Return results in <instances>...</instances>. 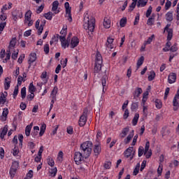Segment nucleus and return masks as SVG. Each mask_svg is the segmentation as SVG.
Masks as SVG:
<instances>
[{"label": "nucleus", "mask_w": 179, "mask_h": 179, "mask_svg": "<svg viewBox=\"0 0 179 179\" xmlns=\"http://www.w3.org/2000/svg\"><path fill=\"white\" fill-rule=\"evenodd\" d=\"M143 153H145V148L143 146H140L138 148V157H142Z\"/></svg>", "instance_id": "obj_41"}, {"label": "nucleus", "mask_w": 179, "mask_h": 179, "mask_svg": "<svg viewBox=\"0 0 179 179\" xmlns=\"http://www.w3.org/2000/svg\"><path fill=\"white\" fill-rule=\"evenodd\" d=\"M15 45H16V38H13L11 39V41H10L8 49L10 50V48H13Z\"/></svg>", "instance_id": "obj_34"}, {"label": "nucleus", "mask_w": 179, "mask_h": 179, "mask_svg": "<svg viewBox=\"0 0 179 179\" xmlns=\"http://www.w3.org/2000/svg\"><path fill=\"white\" fill-rule=\"evenodd\" d=\"M127 24V17L122 18L120 22V25L121 27H125Z\"/></svg>", "instance_id": "obj_46"}, {"label": "nucleus", "mask_w": 179, "mask_h": 179, "mask_svg": "<svg viewBox=\"0 0 179 179\" xmlns=\"http://www.w3.org/2000/svg\"><path fill=\"white\" fill-rule=\"evenodd\" d=\"M37 59V54L35 52H32L29 55L28 57V69H30L31 68V66L33 65V63L36 62V60Z\"/></svg>", "instance_id": "obj_7"}, {"label": "nucleus", "mask_w": 179, "mask_h": 179, "mask_svg": "<svg viewBox=\"0 0 179 179\" xmlns=\"http://www.w3.org/2000/svg\"><path fill=\"white\" fill-rule=\"evenodd\" d=\"M44 17H45V19H47L48 20H52V13L48 12L47 13H45L44 14Z\"/></svg>", "instance_id": "obj_44"}, {"label": "nucleus", "mask_w": 179, "mask_h": 179, "mask_svg": "<svg viewBox=\"0 0 179 179\" xmlns=\"http://www.w3.org/2000/svg\"><path fill=\"white\" fill-rule=\"evenodd\" d=\"M58 5H59V2H58V1H55L52 3V10L53 12H56L57 9H58Z\"/></svg>", "instance_id": "obj_36"}, {"label": "nucleus", "mask_w": 179, "mask_h": 179, "mask_svg": "<svg viewBox=\"0 0 179 179\" xmlns=\"http://www.w3.org/2000/svg\"><path fill=\"white\" fill-rule=\"evenodd\" d=\"M171 8V1L167 0L165 4V10H169Z\"/></svg>", "instance_id": "obj_58"}, {"label": "nucleus", "mask_w": 179, "mask_h": 179, "mask_svg": "<svg viewBox=\"0 0 179 179\" xmlns=\"http://www.w3.org/2000/svg\"><path fill=\"white\" fill-rule=\"evenodd\" d=\"M58 93V87H54L52 91L51 92L50 96L53 100H57V94Z\"/></svg>", "instance_id": "obj_16"}, {"label": "nucleus", "mask_w": 179, "mask_h": 179, "mask_svg": "<svg viewBox=\"0 0 179 179\" xmlns=\"http://www.w3.org/2000/svg\"><path fill=\"white\" fill-rule=\"evenodd\" d=\"M21 97L22 99H26V87L21 89Z\"/></svg>", "instance_id": "obj_51"}, {"label": "nucleus", "mask_w": 179, "mask_h": 179, "mask_svg": "<svg viewBox=\"0 0 179 179\" xmlns=\"http://www.w3.org/2000/svg\"><path fill=\"white\" fill-rule=\"evenodd\" d=\"M143 92L142 88L137 87L134 91V97H139V96L142 94Z\"/></svg>", "instance_id": "obj_27"}, {"label": "nucleus", "mask_w": 179, "mask_h": 179, "mask_svg": "<svg viewBox=\"0 0 179 179\" xmlns=\"http://www.w3.org/2000/svg\"><path fill=\"white\" fill-rule=\"evenodd\" d=\"M66 17H68L69 22H72V14H71V8H66Z\"/></svg>", "instance_id": "obj_23"}, {"label": "nucleus", "mask_w": 179, "mask_h": 179, "mask_svg": "<svg viewBox=\"0 0 179 179\" xmlns=\"http://www.w3.org/2000/svg\"><path fill=\"white\" fill-rule=\"evenodd\" d=\"M66 132L67 134H69V135H72L73 134V127H72V126H69L66 128Z\"/></svg>", "instance_id": "obj_53"}, {"label": "nucleus", "mask_w": 179, "mask_h": 179, "mask_svg": "<svg viewBox=\"0 0 179 179\" xmlns=\"http://www.w3.org/2000/svg\"><path fill=\"white\" fill-rule=\"evenodd\" d=\"M139 168H140V165L139 164H138L134 170V172H133L134 176H138V173H139Z\"/></svg>", "instance_id": "obj_56"}, {"label": "nucleus", "mask_w": 179, "mask_h": 179, "mask_svg": "<svg viewBox=\"0 0 179 179\" xmlns=\"http://www.w3.org/2000/svg\"><path fill=\"white\" fill-rule=\"evenodd\" d=\"M143 61H145V57L141 56L137 61V69H139L143 65Z\"/></svg>", "instance_id": "obj_26"}, {"label": "nucleus", "mask_w": 179, "mask_h": 179, "mask_svg": "<svg viewBox=\"0 0 179 179\" xmlns=\"http://www.w3.org/2000/svg\"><path fill=\"white\" fill-rule=\"evenodd\" d=\"M8 114H9V110L8 108H3L2 115L4 117V118H6L8 117Z\"/></svg>", "instance_id": "obj_61"}, {"label": "nucleus", "mask_w": 179, "mask_h": 179, "mask_svg": "<svg viewBox=\"0 0 179 179\" xmlns=\"http://www.w3.org/2000/svg\"><path fill=\"white\" fill-rule=\"evenodd\" d=\"M22 81L24 82V80L23 79V77H22V76H18V79H17V83L16 86H21L22 85Z\"/></svg>", "instance_id": "obj_55"}, {"label": "nucleus", "mask_w": 179, "mask_h": 179, "mask_svg": "<svg viewBox=\"0 0 179 179\" xmlns=\"http://www.w3.org/2000/svg\"><path fill=\"white\" fill-rule=\"evenodd\" d=\"M132 152H134V147H129L124 152V157H127V159L131 157Z\"/></svg>", "instance_id": "obj_13"}, {"label": "nucleus", "mask_w": 179, "mask_h": 179, "mask_svg": "<svg viewBox=\"0 0 179 179\" xmlns=\"http://www.w3.org/2000/svg\"><path fill=\"white\" fill-rule=\"evenodd\" d=\"M103 24L105 29H110L111 27V20L107 17H105L103 19Z\"/></svg>", "instance_id": "obj_14"}, {"label": "nucleus", "mask_w": 179, "mask_h": 179, "mask_svg": "<svg viewBox=\"0 0 179 179\" xmlns=\"http://www.w3.org/2000/svg\"><path fill=\"white\" fill-rule=\"evenodd\" d=\"M57 171H58V170L57 169V168H53V169H50L49 173L52 177H55V176H57Z\"/></svg>", "instance_id": "obj_42"}, {"label": "nucleus", "mask_w": 179, "mask_h": 179, "mask_svg": "<svg viewBox=\"0 0 179 179\" xmlns=\"http://www.w3.org/2000/svg\"><path fill=\"white\" fill-rule=\"evenodd\" d=\"M93 146V143L91 141H86L81 144L80 152H76L74 154V162L76 164H82L83 160V157L85 159H87L90 155H92V148Z\"/></svg>", "instance_id": "obj_1"}, {"label": "nucleus", "mask_w": 179, "mask_h": 179, "mask_svg": "<svg viewBox=\"0 0 179 179\" xmlns=\"http://www.w3.org/2000/svg\"><path fill=\"white\" fill-rule=\"evenodd\" d=\"M101 64H102L95 63V66H94V73H99V72L101 71Z\"/></svg>", "instance_id": "obj_24"}, {"label": "nucleus", "mask_w": 179, "mask_h": 179, "mask_svg": "<svg viewBox=\"0 0 179 179\" xmlns=\"http://www.w3.org/2000/svg\"><path fill=\"white\" fill-rule=\"evenodd\" d=\"M176 80H177V74L176 73H171L168 76V83L170 85L172 83H176Z\"/></svg>", "instance_id": "obj_9"}, {"label": "nucleus", "mask_w": 179, "mask_h": 179, "mask_svg": "<svg viewBox=\"0 0 179 179\" xmlns=\"http://www.w3.org/2000/svg\"><path fill=\"white\" fill-rule=\"evenodd\" d=\"M101 83L103 86V92H104V88L107 86V76H103L101 78Z\"/></svg>", "instance_id": "obj_32"}, {"label": "nucleus", "mask_w": 179, "mask_h": 179, "mask_svg": "<svg viewBox=\"0 0 179 179\" xmlns=\"http://www.w3.org/2000/svg\"><path fill=\"white\" fill-rule=\"evenodd\" d=\"M148 101V94H143V96L142 99L141 106H145V103Z\"/></svg>", "instance_id": "obj_52"}, {"label": "nucleus", "mask_w": 179, "mask_h": 179, "mask_svg": "<svg viewBox=\"0 0 179 179\" xmlns=\"http://www.w3.org/2000/svg\"><path fill=\"white\" fill-rule=\"evenodd\" d=\"M104 169H108L111 168V162H106L103 165Z\"/></svg>", "instance_id": "obj_64"}, {"label": "nucleus", "mask_w": 179, "mask_h": 179, "mask_svg": "<svg viewBox=\"0 0 179 179\" xmlns=\"http://www.w3.org/2000/svg\"><path fill=\"white\" fill-rule=\"evenodd\" d=\"M96 24V20L92 15H89L87 13L84 14V24L83 27L85 30L93 33L94 30V26Z\"/></svg>", "instance_id": "obj_2"}, {"label": "nucleus", "mask_w": 179, "mask_h": 179, "mask_svg": "<svg viewBox=\"0 0 179 179\" xmlns=\"http://www.w3.org/2000/svg\"><path fill=\"white\" fill-rule=\"evenodd\" d=\"M129 117V110L128 109H125L123 118L124 120H127Z\"/></svg>", "instance_id": "obj_59"}, {"label": "nucleus", "mask_w": 179, "mask_h": 179, "mask_svg": "<svg viewBox=\"0 0 179 179\" xmlns=\"http://www.w3.org/2000/svg\"><path fill=\"white\" fill-rule=\"evenodd\" d=\"M43 51L45 54H48L50 52V45L46 43L43 47Z\"/></svg>", "instance_id": "obj_50"}, {"label": "nucleus", "mask_w": 179, "mask_h": 179, "mask_svg": "<svg viewBox=\"0 0 179 179\" xmlns=\"http://www.w3.org/2000/svg\"><path fill=\"white\" fill-rule=\"evenodd\" d=\"M128 132H129V127L124 128L120 134V138H125L128 135Z\"/></svg>", "instance_id": "obj_22"}, {"label": "nucleus", "mask_w": 179, "mask_h": 179, "mask_svg": "<svg viewBox=\"0 0 179 179\" xmlns=\"http://www.w3.org/2000/svg\"><path fill=\"white\" fill-rule=\"evenodd\" d=\"M95 64H103V57H101V54L97 52L96 55Z\"/></svg>", "instance_id": "obj_17"}, {"label": "nucleus", "mask_w": 179, "mask_h": 179, "mask_svg": "<svg viewBox=\"0 0 179 179\" xmlns=\"http://www.w3.org/2000/svg\"><path fill=\"white\" fill-rule=\"evenodd\" d=\"M165 16L167 22H173V12H168Z\"/></svg>", "instance_id": "obj_29"}, {"label": "nucleus", "mask_w": 179, "mask_h": 179, "mask_svg": "<svg viewBox=\"0 0 179 179\" xmlns=\"http://www.w3.org/2000/svg\"><path fill=\"white\" fill-rule=\"evenodd\" d=\"M93 152L94 153V156H99V155L101 153V145L100 143L94 145Z\"/></svg>", "instance_id": "obj_11"}, {"label": "nucleus", "mask_w": 179, "mask_h": 179, "mask_svg": "<svg viewBox=\"0 0 179 179\" xmlns=\"http://www.w3.org/2000/svg\"><path fill=\"white\" fill-rule=\"evenodd\" d=\"M12 153H13V156H17V155H19V148L15 147L13 149Z\"/></svg>", "instance_id": "obj_57"}, {"label": "nucleus", "mask_w": 179, "mask_h": 179, "mask_svg": "<svg viewBox=\"0 0 179 179\" xmlns=\"http://www.w3.org/2000/svg\"><path fill=\"white\" fill-rule=\"evenodd\" d=\"M46 22L47 21L45 20H42L40 24V20H36L35 27L36 30H38V36H41V34L43 33V30H44V27L45 26Z\"/></svg>", "instance_id": "obj_4"}, {"label": "nucleus", "mask_w": 179, "mask_h": 179, "mask_svg": "<svg viewBox=\"0 0 179 179\" xmlns=\"http://www.w3.org/2000/svg\"><path fill=\"white\" fill-rule=\"evenodd\" d=\"M146 3H148V0H138L137 2V7L143 8V6H146Z\"/></svg>", "instance_id": "obj_20"}, {"label": "nucleus", "mask_w": 179, "mask_h": 179, "mask_svg": "<svg viewBox=\"0 0 179 179\" xmlns=\"http://www.w3.org/2000/svg\"><path fill=\"white\" fill-rule=\"evenodd\" d=\"M162 101H160V99H156L155 100V106L158 108L160 109L162 107Z\"/></svg>", "instance_id": "obj_47"}, {"label": "nucleus", "mask_w": 179, "mask_h": 179, "mask_svg": "<svg viewBox=\"0 0 179 179\" xmlns=\"http://www.w3.org/2000/svg\"><path fill=\"white\" fill-rule=\"evenodd\" d=\"M173 111H177L179 108V103L177 101V99L173 98Z\"/></svg>", "instance_id": "obj_30"}, {"label": "nucleus", "mask_w": 179, "mask_h": 179, "mask_svg": "<svg viewBox=\"0 0 179 179\" xmlns=\"http://www.w3.org/2000/svg\"><path fill=\"white\" fill-rule=\"evenodd\" d=\"M79 45V38L76 36H73L70 43L71 48H75Z\"/></svg>", "instance_id": "obj_10"}, {"label": "nucleus", "mask_w": 179, "mask_h": 179, "mask_svg": "<svg viewBox=\"0 0 179 179\" xmlns=\"http://www.w3.org/2000/svg\"><path fill=\"white\" fill-rule=\"evenodd\" d=\"M153 38H155V35L152 34L151 36H150L147 41L144 42L145 45H148L149 44H151L152 41H153Z\"/></svg>", "instance_id": "obj_37"}, {"label": "nucleus", "mask_w": 179, "mask_h": 179, "mask_svg": "<svg viewBox=\"0 0 179 179\" xmlns=\"http://www.w3.org/2000/svg\"><path fill=\"white\" fill-rule=\"evenodd\" d=\"M17 94H19V87L16 85L15 87L14 92L13 94V99H16V97L17 96Z\"/></svg>", "instance_id": "obj_43"}, {"label": "nucleus", "mask_w": 179, "mask_h": 179, "mask_svg": "<svg viewBox=\"0 0 179 179\" xmlns=\"http://www.w3.org/2000/svg\"><path fill=\"white\" fill-rule=\"evenodd\" d=\"M87 108H85L83 110V115L80 117L78 124L80 127H85L86 125V122H87Z\"/></svg>", "instance_id": "obj_3"}, {"label": "nucleus", "mask_w": 179, "mask_h": 179, "mask_svg": "<svg viewBox=\"0 0 179 179\" xmlns=\"http://www.w3.org/2000/svg\"><path fill=\"white\" fill-rule=\"evenodd\" d=\"M6 134H8V125H6L3 127V129L1 133V135H0L1 139H3L5 138V135H6Z\"/></svg>", "instance_id": "obj_25"}, {"label": "nucleus", "mask_w": 179, "mask_h": 179, "mask_svg": "<svg viewBox=\"0 0 179 179\" xmlns=\"http://www.w3.org/2000/svg\"><path fill=\"white\" fill-rule=\"evenodd\" d=\"M27 99L29 101H32L33 99H34V92H31L30 94L27 95Z\"/></svg>", "instance_id": "obj_62"}, {"label": "nucleus", "mask_w": 179, "mask_h": 179, "mask_svg": "<svg viewBox=\"0 0 179 179\" xmlns=\"http://www.w3.org/2000/svg\"><path fill=\"white\" fill-rule=\"evenodd\" d=\"M171 24H168L164 28V33L167 31L168 36H167V40L168 41H171V38H173V29H170Z\"/></svg>", "instance_id": "obj_8"}, {"label": "nucleus", "mask_w": 179, "mask_h": 179, "mask_svg": "<svg viewBox=\"0 0 179 179\" xmlns=\"http://www.w3.org/2000/svg\"><path fill=\"white\" fill-rule=\"evenodd\" d=\"M139 120V113H136L132 120L131 124L134 127L136 126L138 121Z\"/></svg>", "instance_id": "obj_21"}, {"label": "nucleus", "mask_w": 179, "mask_h": 179, "mask_svg": "<svg viewBox=\"0 0 179 179\" xmlns=\"http://www.w3.org/2000/svg\"><path fill=\"white\" fill-rule=\"evenodd\" d=\"M10 50L8 49L7 50V53H6V57L5 58V59L3 61V62H7L8 61H9V59H10Z\"/></svg>", "instance_id": "obj_48"}, {"label": "nucleus", "mask_w": 179, "mask_h": 179, "mask_svg": "<svg viewBox=\"0 0 179 179\" xmlns=\"http://www.w3.org/2000/svg\"><path fill=\"white\" fill-rule=\"evenodd\" d=\"M25 20H31V10H28L25 14Z\"/></svg>", "instance_id": "obj_45"}, {"label": "nucleus", "mask_w": 179, "mask_h": 179, "mask_svg": "<svg viewBox=\"0 0 179 179\" xmlns=\"http://www.w3.org/2000/svg\"><path fill=\"white\" fill-rule=\"evenodd\" d=\"M31 124L27 125L25 129V135L26 136H30V132H31Z\"/></svg>", "instance_id": "obj_31"}, {"label": "nucleus", "mask_w": 179, "mask_h": 179, "mask_svg": "<svg viewBox=\"0 0 179 179\" xmlns=\"http://www.w3.org/2000/svg\"><path fill=\"white\" fill-rule=\"evenodd\" d=\"M44 3L41 4L38 9L36 10V13H41L43 12V10H44Z\"/></svg>", "instance_id": "obj_60"}, {"label": "nucleus", "mask_w": 179, "mask_h": 179, "mask_svg": "<svg viewBox=\"0 0 179 179\" xmlns=\"http://www.w3.org/2000/svg\"><path fill=\"white\" fill-rule=\"evenodd\" d=\"M67 29H68V27L66 25H64L60 31L61 36H59V38L60 37H64V38H65V37H66V30Z\"/></svg>", "instance_id": "obj_19"}, {"label": "nucleus", "mask_w": 179, "mask_h": 179, "mask_svg": "<svg viewBox=\"0 0 179 179\" xmlns=\"http://www.w3.org/2000/svg\"><path fill=\"white\" fill-rule=\"evenodd\" d=\"M64 159V152L62 151H59L58 153L57 160L58 162H62Z\"/></svg>", "instance_id": "obj_49"}, {"label": "nucleus", "mask_w": 179, "mask_h": 179, "mask_svg": "<svg viewBox=\"0 0 179 179\" xmlns=\"http://www.w3.org/2000/svg\"><path fill=\"white\" fill-rule=\"evenodd\" d=\"M138 107H139L138 102L133 103L131 106V111H136V110H138Z\"/></svg>", "instance_id": "obj_38"}, {"label": "nucleus", "mask_w": 179, "mask_h": 179, "mask_svg": "<svg viewBox=\"0 0 179 179\" xmlns=\"http://www.w3.org/2000/svg\"><path fill=\"white\" fill-rule=\"evenodd\" d=\"M134 138V131H132V132H131L126 138H124V143L125 145H128V143H129L131 142V141L132 140V138Z\"/></svg>", "instance_id": "obj_15"}, {"label": "nucleus", "mask_w": 179, "mask_h": 179, "mask_svg": "<svg viewBox=\"0 0 179 179\" xmlns=\"http://www.w3.org/2000/svg\"><path fill=\"white\" fill-rule=\"evenodd\" d=\"M46 128H47V125L44 123L42 124L40 129L39 136H43L44 135V132H45Z\"/></svg>", "instance_id": "obj_28"}, {"label": "nucleus", "mask_w": 179, "mask_h": 179, "mask_svg": "<svg viewBox=\"0 0 179 179\" xmlns=\"http://www.w3.org/2000/svg\"><path fill=\"white\" fill-rule=\"evenodd\" d=\"M72 36V34H69V36L67 38V40L66 38H64V36H61L59 38V41L61 42L62 44V47L63 48H66L68 47H69L70 44H71V36Z\"/></svg>", "instance_id": "obj_5"}, {"label": "nucleus", "mask_w": 179, "mask_h": 179, "mask_svg": "<svg viewBox=\"0 0 179 179\" xmlns=\"http://www.w3.org/2000/svg\"><path fill=\"white\" fill-rule=\"evenodd\" d=\"M150 75L148 76V80L150 82H152V80H153L155 79V77L156 76V73L155 72V71H150Z\"/></svg>", "instance_id": "obj_35"}, {"label": "nucleus", "mask_w": 179, "mask_h": 179, "mask_svg": "<svg viewBox=\"0 0 179 179\" xmlns=\"http://www.w3.org/2000/svg\"><path fill=\"white\" fill-rule=\"evenodd\" d=\"M17 169H19V162L17 161H15L12 163L11 167L10 169V176L11 178L15 177V174H16Z\"/></svg>", "instance_id": "obj_6"}, {"label": "nucleus", "mask_w": 179, "mask_h": 179, "mask_svg": "<svg viewBox=\"0 0 179 179\" xmlns=\"http://www.w3.org/2000/svg\"><path fill=\"white\" fill-rule=\"evenodd\" d=\"M48 164L52 167L55 164V162H54V159H52V158H49L48 160Z\"/></svg>", "instance_id": "obj_63"}, {"label": "nucleus", "mask_w": 179, "mask_h": 179, "mask_svg": "<svg viewBox=\"0 0 179 179\" xmlns=\"http://www.w3.org/2000/svg\"><path fill=\"white\" fill-rule=\"evenodd\" d=\"M29 93H34L36 92V87L33 85V83H31L29 86Z\"/></svg>", "instance_id": "obj_39"}, {"label": "nucleus", "mask_w": 179, "mask_h": 179, "mask_svg": "<svg viewBox=\"0 0 179 179\" xmlns=\"http://www.w3.org/2000/svg\"><path fill=\"white\" fill-rule=\"evenodd\" d=\"M136 6V2L133 1L131 4L129 6V12H132V10L135 9Z\"/></svg>", "instance_id": "obj_54"}, {"label": "nucleus", "mask_w": 179, "mask_h": 179, "mask_svg": "<svg viewBox=\"0 0 179 179\" xmlns=\"http://www.w3.org/2000/svg\"><path fill=\"white\" fill-rule=\"evenodd\" d=\"M9 87H10V78L7 77L5 78L4 89L5 90H9Z\"/></svg>", "instance_id": "obj_18"}, {"label": "nucleus", "mask_w": 179, "mask_h": 179, "mask_svg": "<svg viewBox=\"0 0 179 179\" xmlns=\"http://www.w3.org/2000/svg\"><path fill=\"white\" fill-rule=\"evenodd\" d=\"M162 173H163V164L159 163V167L157 169V174L158 176H162Z\"/></svg>", "instance_id": "obj_40"}, {"label": "nucleus", "mask_w": 179, "mask_h": 179, "mask_svg": "<svg viewBox=\"0 0 179 179\" xmlns=\"http://www.w3.org/2000/svg\"><path fill=\"white\" fill-rule=\"evenodd\" d=\"M6 103V95L2 93L0 96V104H5Z\"/></svg>", "instance_id": "obj_33"}, {"label": "nucleus", "mask_w": 179, "mask_h": 179, "mask_svg": "<svg viewBox=\"0 0 179 179\" xmlns=\"http://www.w3.org/2000/svg\"><path fill=\"white\" fill-rule=\"evenodd\" d=\"M113 43H114V38L111 37H108L106 43V45L107 48H110V50H113V48H114Z\"/></svg>", "instance_id": "obj_12"}]
</instances>
